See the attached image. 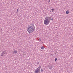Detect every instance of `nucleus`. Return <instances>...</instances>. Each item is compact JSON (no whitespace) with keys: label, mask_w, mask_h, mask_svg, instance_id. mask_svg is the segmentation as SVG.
<instances>
[{"label":"nucleus","mask_w":73,"mask_h":73,"mask_svg":"<svg viewBox=\"0 0 73 73\" xmlns=\"http://www.w3.org/2000/svg\"><path fill=\"white\" fill-rule=\"evenodd\" d=\"M51 17H46L45 18V19L44 21V24L45 25H48L49 23V21H50L51 20Z\"/></svg>","instance_id":"f257e3e1"},{"label":"nucleus","mask_w":73,"mask_h":73,"mask_svg":"<svg viewBox=\"0 0 73 73\" xmlns=\"http://www.w3.org/2000/svg\"><path fill=\"white\" fill-rule=\"evenodd\" d=\"M35 26H33V25H31V26L28 27L27 28V30L29 33H32L35 30Z\"/></svg>","instance_id":"f03ea898"},{"label":"nucleus","mask_w":73,"mask_h":73,"mask_svg":"<svg viewBox=\"0 0 73 73\" xmlns=\"http://www.w3.org/2000/svg\"><path fill=\"white\" fill-rule=\"evenodd\" d=\"M40 69L41 66L39 67L35 71V73H40Z\"/></svg>","instance_id":"7ed1b4c3"},{"label":"nucleus","mask_w":73,"mask_h":73,"mask_svg":"<svg viewBox=\"0 0 73 73\" xmlns=\"http://www.w3.org/2000/svg\"><path fill=\"white\" fill-rule=\"evenodd\" d=\"M1 56H5L6 54V53L4 52H3L1 54Z\"/></svg>","instance_id":"20e7f679"},{"label":"nucleus","mask_w":73,"mask_h":73,"mask_svg":"<svg viewBox=\"0 0 73 73\" xmlns=\"http://www.w3.org/2000/svg\"><path fill=\"white\" fill-rule=\"evenodd\" d=\"M13 53H14V54H16L17 53V52L16 50L13 51Z\"/></svg>","instance_id":"39448f33"},{"label":"nucleus","mask_w":73,"mask_h":73,"mask_svg":"<svg viewBox=\"0 0 73 73\" xmlns=\"http://www.w3.org/2000/svg\"><path fill=\"white\" fill-rule=\"evenodd\" d=\"M52 65L50 66H49V69L50 70V69H52Z\"/></svg>","instance_id":"423d86ee"},{"label":"nucleus","mask_w":73,"mask_h":73,"mask_svg":"<svg viewBox=\"0 0 73 73\" xmlns=\"http://www.w3.org/2000/svg\"><path fill=\"white\" fill-rule=\"evenodd\" d=\"M69 12L68 11H66V14H69Z\"/></svg>","instance_id":"0eeeda50"},{"label":"nucleus","mask_w":73,"mask_h":73,"mask_svg":"<svg viewBox=\"0 0 73 73\" xmlns=\"http://www.w3.org/2000/svg\"><path fill=\"white\" fill-rule=\"evenodd\" d=\"M41 49H44V46H42L41 47Z\"/></svg>","instance_id":"6e6552de"},{"label":"nucleus","mask_w":73,"mask_h":73,"mask_svg":"<svg viewBox=\"0 0 73 73\" xmlns=\"http://www.w3.org/2000/svg\"><path fill=\"white\" fill-rule=\"evenodd\" d=\"M51 11H52V12H53L54 11V9H51Z\"/></svg>","instance_id":"1a4fd4ad"},{"label":"nucleus","mask_w":73,"mask_h":73,"mask_svg":"<svg viewBox=\"0 0 73 73\" xmlns=\"http://www.w3.org/2000/svg\"><path fill=\"white\" fill-rule=\"evenodd\" d=\"M40 64V62H38L36 63L37 65H38Z\"/></svg>","instance_id":"9d476101"},{"label":"nucleus","mask_w":73,"mask_h":73,"mask_svg":"<svg viewBox=\"0 0 73 73\" xmlns=\"http://www.w3.org/2000/svg\"><path fill=\"white\" fill-rule=\"evenodd\" d=\"M57 58H55V61H57Z\"/></svg>","instance_id":"9b49d317"},{"label":"nucleus","mask_w":73,"mask_h":73,"mask_svg":"<svg viewBox=\"0 0 73 73\" xmlns=\"http://www.w3.org/2000/svg\"><path fill=\"white\" fill-rule=\"evenodd\" d=\"M40 72H43V70L42 69H41L40 70Z\"/></svg>","instance_id":"f8f14e48"},{"label":"nucleus","mask_w":73,"mask_h":73,"mask_svg":"<svg viewBox=\"0 0 73 73\" xmlns=\"http://www.w3.org/2000/svg\"><path fill=\"white\" fill-rule=\"evenodd\" d=\"M54 20V19H53V18H52L51 19V20L52 21H53Z\"/></svg>","instance_id":"ddd939ff"},{"label":"nucleus","mask_w":73,"mask_h":73,"mask_svg":"<svg viewBox=\"0 0 73 73\" xmlns=\"http://www.w3.org/2000/svg\"><path fill=\"white\" fill-rule=\"evenodd\" d=\"M18 11H19V9H17V13L18 12Z\"/></svg>","instance_id":"4468645a"},{"label":"nucleus","mask_w":73,"mask_h":73,"mask_svg":"<svg viewBox=\"0 0 73 73\" xmlns=\"http://www.w3.org/2000/svg\"><path fill=\"white\" fill-rule=\"evenodd\" d=\"M49 0V1H48V3H49L50 2V0Z\"/></svg>","instance_id":"2eb2a0df"},{"label":"nucleus","mask_w":73,"mask_h":73,"mask_svg":"<svg viewBox=\"0 0 73 73\" xmlns=\"http://www.w3.org/2000/svg\"><path fill=\"white\" fill-rule=\"evenodd\" d=\"M58 27H56L55 28H57Z\"/></svg>","instance_id":"dca6fc26"},{"label":"nucleus","mask_w":73,"mask_h":73,"mask_svg":"<svg viewBox=\"0 0 73 73\" xmlns=\"http://www.w3.org/2000/svg\"><path fill=\"white\" fill-rule=\"evenodd\" d=\"M50 12H51V11H50Z\"/></svg>","instance_id":"f3484780"}]
</instances>
